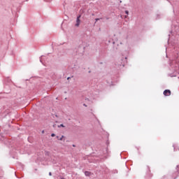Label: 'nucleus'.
Masks as SVG:
<instances>
[{"label": "nucleus", "instance_id": "nucleus-1", "mask_svg": "<svg viewBox=\"0 0 179 179\" xmlns=\"http://www.w3.org/2000/svg\"><path fill=\"white\" fill-rule=\"evenodd\" d=\"M170 66H171V71H172V72H178L179 69L178 62H177V60H173L170 63Z\"/></svg>", "mask_w": 179, "mask_h": 179}, {"label": "nucleus", "instance_id": "nucleus-2", "mask_svg": "<svg viewBox=\"0 0 179 179\" xmlns=\"http://www.w3.org/2000/svg\"><path fill=\"white\" fill-rule=\"evenodd\" d=\"M82 15H78L76 19V23L75 24L76 27H79V25L80 24V17Z\"/></svg>", "mask_w": 179, "mask_h": 179}, {"label": "nucleus", "instance_id": "nucleus-3", "mask_svg": "<svg viewBox=\"0 0 179 179\" xmlns=\"http://www.w3.org/2000/svg\"><path fill=\"white\" fill-rule=\"evenodd\" d=\"M170 94H171V91H170L169 90H165L164 91V96H170Z\"/></svg>", "mask_w": 179, "mask_h": 179}, {"label": "nucleus", "instance_id": "nucleus-4", "mask_svg": "<svg viewBox=\"0 0 179 179\" xmlns=\"http://www.w3.org/2000/svg\"><path fill=\"white\" fill-rule=\"evenodd\" d=\"M45 56H41V57H40V62L43 64V61H45Z\"/></svg>", "mask_w": 179, "mask_h": 179}, {"label": "nucleus", "instance_id": "nucleus-5", "mask_svg": "<svg viewBox=\"0 0 179 179\" xmlns=\"http://www.w3.org/2000/svg\"><path fill=\"white\" fill-rule=\"evenodd\" d=\"M173 44H179V39H175Z\"/></svg>", "mask_w": 179, "mask_h": 179}, {"label": "nucleus", "instance_id": "nucleus-6", "mask_svg": "<svg viewBox=\"0 0 179 179\" xmlns=\"http://www.w3.org/2000/svg\"><path fill=\"white\" fill-rule=\"evenodd\" d=\"M85 175L87 177H89V176H90V172H89V171H85Z\"/></svg>", "mask_w": 179, "mask_h": 179}, {"label": "nucleus", "instance_id": "nucleus-7", "mask_svg": "<svg viewBox=\"0 0 179 179\" xmlns=\"http://www.w3.org/2000/svg\"><path fill=\"white\" fill-rule=\"evenodd\" d=\"M173 31H170V34H169V38H173Z\"/></svg>", "mask_w": 179, "mask_h": 179}, {"label": "nucleus", "instance_id": "nucleus-8", "mask_svg": "<svg viewBox=\"0 0 179 179\" xmlns=\"http://www.w3.org/2000/svg\"><path fill=\"white\" fill-rule=\"evenodd\" d=\"M120 66H125V64L124 63H121V64H119Z\"/></svg>", "mask_w": 179, "mask_h": 179}, {"label": "nucleus", "instance_id": "nucleus-9", "mask_svg": "<svg viewBox=\"0 0 179 179\" xmlns=\"http://www.w3.org/2000/svg\"><path fill=\"white\" fill-rule=\"evenodd\" d=\"M170 76L171 77V78H173V76H177V73H176L174 75H170Z\"/></svg>", "mask_w": 179, "mask_h": 179}, {"label": "nucleus", "instance_id": "nucleus-10", "mask_svg": "<svg viewBox=\"0 0 179 179\" xmlns=\"http://www.w3.org/2000/svg\"><path fill=\"white\" fill-rule=\"evenodd\" d=\"M100 19H101V18H96V19H95V23H96V22H99V20H100Z\"/></svg>", "mask_w": 179, "mask_h": 179}, {"label": "nucleus", "instance_id": "nucleus-11", "mask_svg": "<svg viewBox=\"0 0 179 179\" xmlns=\"http://www.w3.org/2000/svg\"><path fill=\"white\" fill-rule=\"evenodd\" d=\"M64 139V136H62L61 138H59V141H62Z\"/></svg>", "mask_w": 179, "mask_h": 179}, {"label": "nucleus", "instance_id": "nucleus-12", "mask_svg": "<svg viewBox=\"0 0 179 179\" xmlns=\"http://www.w3.org/2000/svg\"><path fill=\"white\" fill-rule=\"evenodd\" d=\"M159 16H160V14L157 15V19H160V17H159Z\"/></svg>", "mask_w": 179, "mask_h": 179}, {"label": "nucleus", "instance_id": "nucleus-13", "mask_svg": "<svg viewBox=\"0 0 179 179\" xmlns=\"http://www.w3.org/2000/svg\"><path fill=\"white\" fill-rule=\"evenodd\" d=\"M60 127H62V128L65 127V126H64L62 124L59 126V128H60Z\"/></svg>", "mask_w": 179, "mask_h": 179}, {"label": "nucleus", "instance_id": "nucleus-14", "mask_svg": "<svg viewBox=\"0 0 179 179\" xmlns=\"http://www.w3.org/2000/svg\"><path fill=\"white\" fill-rule=\"evenodd\" d=\"M125 13H126V15H129V11H128V10H126V11H125Z\"/></svg>", "mask_w": 179, "mask_h": 179}, {"label": "nucleus", "instance_id": "nucleus-15", "mask_svg": "<svg viewBox=\"0 0 179 179\" xmlns=\"http://www.w3.org/2000/svg\"><path fill=\"white\" fill-rule=\"evenodd\" d=\"M45 2H51V1H52V0H45Z\"/></svg>", "mask_w": 179, "mask_h": 179}, {"label": "nucleus", "instance_id": "nucleus-16", "mask_svg": "<svg viewBox=\"0 0 179 179\" xmlns=\"http://www.w3.org/2000/svg\"><path fill=\"white\" fill-rule=\"evenodd\" d=\"M51 136H52V137L55 136V134H52Z\"/></svg>", "mask_w": 179, "mask_h": 179}, {"label": "nucleus", "instance_id": "nucleus-17", "mask_svg": "<svg viewBox=\"0 0 179 179\" xmlns=\"http://www.w3.org/2000/svg\"><path fill=\"white\" fill-rule=\"evenodd\" d=\"M49 176H52V173H51V172H50Z\"/></svg>", "mask_w": 179, "mask_h": 179}, {"label": "nucleus", "instance_id": "nucleus-18", "mask_svg": "<svg viewBox=\"0 0 179 179\" xmlns=\"http://www.w3.org/2000/svg\"><path fill=\"white\" fill-rule=\"evenodd\" d=\"M173 147L174 148V149H176V145H173Z\"/></svg>", "mask_w": 179, "mask_h": 179}, {"label": "nucleus", "instance_id": "nucleus-19", "mask_svg": "<svg viewBox=\"0 0 179 179\" xmlns=\"http://www.w3.org/2000/svg\"><path fill=\"white\" fill-rule=\"evenodd\" d=\"M69 79H71V77L67 78V80H69Z\"/></svg>", "mask_w": 179, "mask_h": 179}, {"label": "nucleus", "instance_id": "nucleus-20", "mask_svg": "<svg viewBox=\"0 0 179 179\" xmlns=\"http://www.w3.org/2000/svg\"><path fill=\"white\" fill-rule=\"evenodd\" d=\"M113 44H115V41H113Z\"/></svg>", "mask_w": 179, "mask_h": 179}, {"label": "nucleus", "instance_id": "nucleus-21", "mask_svg": "<svg viewBox=\"0 0 179 179\" xmlns=\"http://www.w3.org/2000/svg\"><path fill=\"white\" fill-rule=\"evenodd\" d=\"M57 138L59 140V136H57Z\"/></svg>", "mask_w": 179, "mask_h": 179}, {"label": "nucleus", "instance_id": "nucleus-22", "mask_svg": "<svg viewBox=\"0 0 179 179\" xmlns=\"http://www.w3.org/2000/svg\"><path fill=\"white\" fill-rule=\"evenodd\" d=\"M83 106H85V107H86V106H86V104H85V103L83 104Z\"/></svg>", "mask_w": 179, "mask_h": 179}, {"label": "nucleus", "instance_id": "nucleus-23", "mask_svg": "<svg viewBox=\"0 0 179 179\" xmlns=\"http://www.w3.org/2000/svg\"><path fill=\"white\" fill-rule=\"evenodd\" d=\"M168 43H170V39H169Z\"/></svg>", "mask_w": 179, "mask_h": 179}, {"label": "nucleus", "instance_id": "nucleus-24", "mask_svg": "<svg viewBox=\"0 0 179 179\" xmlns=\"http://www.w3.org/2000/svg\"><path fill=\"white\" fill-rule=\"evenodd\" d=\"M60 179H65L64 178H60Z\"/></svg>", "mask_w": 179, "mask_h": 179}, {"label": "nucleus", "instance_id": "nucleus-25", "mask_svg": "<svg viewBox=\"0 0 179 179\" xmlns=\"http://www.w3.org/2000/svg\"><path fill=\"white\" fill-rule=\"evenodd\" d=\"M42 134H44V131H42Z\"/></svg>", "mask_w": 179, "mask_h": 179}, {"label": "nucleus", "instance_id": "nucleus-26", "mask_svg": "<svg viewBox=\"0 0 179 179\" xmlns=\"http://www.w3.org/2000/svg\"><path fill=\"white\" fill-rule=\"evenodd\" d=\"M120 44H122V43H120Z\"/></svg>", "mask_w": 179, "mask_h": 179}, {"label": "nucleus", "instance_id": "nucleus-27", "mask_svg": "<svg viewBox=\"0 0 179 179\" xmlns=\"http://www.w3.org/2000/svg\"><path fill=\"white\" fill-rule=\"evenodd\" d=\"M127 59V57H125V59Z\"/></svg>", "mask_w": 179, "mask_h": 179}]
</instances>
